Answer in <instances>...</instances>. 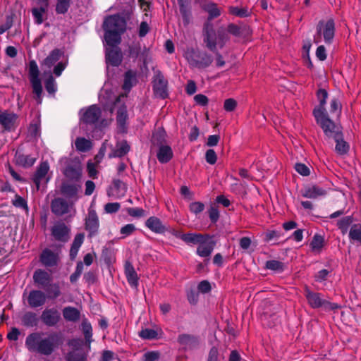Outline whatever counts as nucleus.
<instances>
[{"label":"nucleus","instance_id":"15","mask_svg":"<svg viewBox=\"0 0 361 361\" xmlns=\"http://www.w3.org/2000/svg\"><path fill=\"white\" fill-rule=\"evenodd\" d=\"M99 218L94 209H89L87 216L85 219V228L90 233V235H94L99 228Z\"/></svg>","mask_w":361,"mask_h":361},{"label":"nucleus","instance_id":"14","mask_svg":"<svg viewBox=\"0 0 361 361\" xmlns=\"http://www.w3.org/2000/svg\"><path fill=\"white\" fill-rule=\"evenodd\" d=\"M51 207L53 213L58 216H62L70 212L73 204L68 203L66 200L59 197L51 202Z\"/></svg>","mask_w":361,"mask_h":361},{"label":"nucleus","instance_id":"22","mask_svg":"<svg viewBox=\"0 0 361 361\" xmlns=\"http://www.w3.org/2000/svg\"><path fill=\"white\" fill-rule=\"evenodd\" d=\"M207 235L197 233H188L180 234L179 238L189 245H199Z\"/></svg>","mask_w":361,"mask_h":361},{"label":"nucleus","instance_id":"37","mask_svg":"<svg viewBox=\"0 0 361 361\" xmlns=\"http://www.w3.org/2000/svg\"><path fill=\"white\" fill-rule=\"evenodd\" d=\"M16 161L24 167L32 166L36 161V158L30 155L18 154L16 156Z\"/></svg>","mask_w":361,"mask_h":361},{"label":"nucleus","instance_id":"47","mask_svg":"<svg viewBox=\"0 0 361 361\" xmlns=\"http://www.w3.org/2000/svg\"><path fill=\"white\" fill-rule=\"evenodd\" d=\"M266 268L274 271L281 272L284 269V264L277 260H269L266 262Z\"/></svg>","mask_w":361,"mask_h":361},{"label":"nucleus","instance_id":"54","mask_svg":"<svg viewBox=\"0 0 361 361\" xmlns=\"http://www.w3.org/2000/svg\"><path fill=\"white\" fill-rule=\"evenodd\" d=\"M12 204L16 207L22 208L25 210L28 209L27 204V202L25 201V200L23 197H22L18 195H16L15 196V198L12 200Z\"/></svg>","mask_w":361,"mask_h":361},{"label":"nucleus","instance_id":"24","mask_svg":"<svg viewBox=\"0 0 361 361\" xmlns=\"http://www.w3.org/2000/svg\"><path fill=\"white\" fill-rule=\"evenodd\" d=\"M64 319L67 322H77L80 318V311L71 306L65 307L62 310Z\"/></svg>","mask_w":361,"mask_h":361},{"label":"nucleus","instance_id":"16","mask_svg":"<svg viewBox=\"0 0 361 361\" xmlns=\"http://www.w3.org/2000/svg\"><path fill=\"white\" fill-rule=\"evenodd\" d=\"M33 281L39 287L45 288L50 285L51 277L47 271L37 269L33 274Z\"/></svg>","mask_w":361,"mask_h":361},{"label":"nucleus","instance_id":"2","mask_svg":"<svg viewBox=\"0 0 361 361\" xmlns=\"http://www.w3.org/2000/svg\"><path fill=\"white\" fill-rule=\"evenodd\" d=\"M126 23L119 15L107 17L103 24L104 39L109 47H116L121 42V35L126 30Z\"/></svg>","mask_w":361,"mask_h":361},{"label":"nucleus","instance_id":"6","mask_svg":"<svg viewBox=\"0 0 361 361\" xmlns=\"http://www.w3.org/2000/svg\"><path fill=\"white\" fill-rule=\"evenodd\" d=\"M313 114L326 137L331 138L341 133L340 126L329 118L326 112L322 109H314Z\"/></svg>","mask_w":361,"mask_h":361},{"label":"nucleus","instance_id":"20","mask_svg":"<svg viewBox=\"0 0 361 361\" xmlns=\"http://www.w3.org/2000/svg\"><path fill=\"white\" fill-rule=\"evenodd\" d=\"M122 55L119 50L110 47L106 50V63L114 66H118L121 62Z\"/></svg>","mask_w":361,"mask_h":361},{"label":"nucleus","instance_id":"13","mask_svg":"<svg viewBox=\"0 0 361 361\" xmlns=\"http://www.w3.org/2000/svg\"><path fill=\"white\" fill-rule=\"evenodd\" d=\"M26 299L30 307L37 308L45 304L47 295L42 290H32L29 292Z\"/></svg>","mask_w":361,"mask_h":361},{"label":"nucleus","instance_id":"12","mask_svg":"<svg viewBox=\"0 0 361 361\" xmlns=\"http://www.w3.org/2000/svg\"><path fill=\"white\" fill-rule=\"evenodd\" d=\"M82 114L80 120L87 124H92L98 121L101 116V109L97 105H92L86 109H82Z\"/></svg>","mask_w":361,"mask_h":361},{"label":"nucleus","instance_id":"1","mask_svg":"<svg viewBox=\"0 0 361 361\" xmlns=\"http://www.w3.org/2000/svg\"><path fill=\"white\" fill-rule=\"evenodd\" d=\"M57 339L58 336L55 334L44 336V333L36 331L26 337L25 345L30 353L49 356L58 347Z\"/></svg>","mask_w":361,"mask_h":361},{"label":"nucleus","instance_id":"50","mask_svg":"<svg viewBox=\"0 0 361 361\" xmlns=\"http://www.w3.org/2000/svg\"><path fill=\"white\" fill-rule=\"evenodd\" d=\"M159 98L165 99L168 97L167 80L159 74Z\"/></svg>","mask_w":361,"mask_h":361},{"label":"nucleus","instance_id":"55","mask_svg":"<svg viewBox=\"0 0 361 361\" xmlns=\"http://www.w3.org/2000/svg\"><path fill=\"white\" fill-rule=\"evenodd\" d=\"M68 345L73 349L72 351L80 352V350L83 345V341L80 338H73L68 341Z\"/></svg>","mask_w":361,"mask_h":361},{"label":"nucleus","instance_id":"51","mask_svg":"<svg viewBox=\"0 0 361 361\" xmlns=\"http://www.w3.org/2000/svg\"><path fill=\"white\" fill-rule=\"evenodd\" d=\"M328 97L327 92L324 89H320L317 92V98L319 101V106L316 107L314 109H322L326 112L324 105L326 104V99Z\"/></svg>","mask_w":361,"mask_h":361},{"label":"nucleus","instance_id":"33","mask_svg":"<svg viewBox=\"0 0 361 361\" xmlns=\"http://www.w3.org/2000/svg\"><path fill=\"white\" fill-rule=\"evenodd\" d=\"M75 148L78 151L81 152H86L91 149L92 145L90 140L85 137H77L75 141Z\"/></svg>","mask_w":361,"mask_h":361},{"label":"nucleus","instance_id":"31","mask_svg":"<svg viewBox=\"0 0 361 361\" xmlns=\"http://www.w3.org/2000/svg\"><path fill=\"white\" fill-rule=\"evenodd\" d=\"M137 82L136 73L132 71H128L125 74L124 83L123 88L125 91L129 92L132 87Z\"/></svg>","mask_w":361,"mask_h":361},{"label":"nucleus","instance_id":"63","mask_svg":"<svg viewBox=\"0 0 361 361\" xmlns=\"http://www.w3.org/2000/svg\"><path fill=\"white\" fill-rule=\"evenodd\" d=\"M295 171L302 176H308L310 174L309 168L304 164L298 163L295 166Z\"/></svg>","mask_w":361,"mask_h":361},{"label":"nucleus","instance_id":"29","mask_svg":"<svg viewBox=\"0 0 361 361\" xmlns=\"http://www.w3.org/2000/svg\"><path fill=\"white\" fill-rule=\"evenodd\" d=\"M38 321L37 314L32 312H27L21 317L22 324L27 327L37 326Z\"/></svg>","mask_w":361,"mask_h":361},{"label":"nucleus","instance_id":"57","mask_svg":"<svg viewBox=\"0 0 361 361\" xmlns=\"http://www.w3.org/2000/svg\"><path fill=\"white\" fill-rule=\"evenodd\" d=\"M189 208L191 212L197 214L204 209V204L200 202H194L190 204Z\"/></svg>","mask_w":361,"mask_h":361},{"label":"nucleus","instance_id":"36","mask_svg":"<svg viewBox=\"0 0 361 361\" xmlns=\"http://www.w3.org/2000/svg\"><path fill=\"white\" fill-rule=\"evenodd\" d=\"M82 329L84 334L86 342L88 343V347H90V343L92 341V328L91 324L87 321V319H84L82 322Z\"/></svg>","mask_w":361,"mask_h":361},{"label":"nucleus","instance_id":"60","mask_svg":"<svg viewBox=\"0 0 361 361\" xmlns=\"http://www.w3.org/2000/svg\"><path fill=\"white\" fill-rule=\"evenodd\" d=\"M205 159L207 163L214 164L216 161L217 157L214 149H208L205 154Z\"/></svg>","mask_w":361,"mask_h":361},{"label":"nucleus","instance_id":"11","mask_svg":"<svg viewBox=\"0 0 361 361\" xmlns=\"http://www.w3.org/2000/svg\"><path fill=\"white\" fill-rule=\"evenodd\" d=\"M40 319L45 326L52 327L59 322L61 314L55 308H46L42 311Z\"/></svg>","mask_w":361,"mask_h":361},{"label":"nucleus","instance_id":"7","mask_svg":"<svg viewBox=\"0 0 361 361\" xmlns=\"http://www.w3.org/2000/svg\"><path fill=\"white\" fill-rule=\"evenodd\" d=\"M28 74L33 93L35 94V99L38 104H40L42 102V86L39 78V68L35 60H31L29 62Z\"/></svg>","mask_w":361,"mask_h":361},{"label":"nucleus","instance_id":"43","mask_svg":"<svg viewBox=\"0 0 361 361\" xmlns=\"http://www.w3.org/2000/svg\"><path fill=\"white\" fill-rule=\"evenodd\" d=\"M46 90L49 94H54L57 90L56 82L51 72L48 73V78L44 82Z\"/></svg>","mask_w":361,"mask_h":361},{"label":"nucleus","instance_id":"62","mask_svg":"<svg viewBox=\"0 0 361 361\" xmlns=\"http://www.w3.org/2000/svg\"><path fill=\"white\" fill-rule=\"evenodd\" d=\"M237 106V102L233 99H227L224 102V108L226 111H233Z\"/></svg>","mask_w":361,"mask_h":361},{"label":"nucleus","instance_id":"40","mask_svg":"<svg viewBox=\"0 0 361 361\" xmlns=\"http://www.w3.org/2000/svg\"><path fill=\"white\" fill-rule=\"evenodd\" d=\"M129 149L130 147L127 142H121L117 145L116 149L114 152L112 157H121L126 154L128 152ZM110 157H111V155H110Z\"/></svg>","mask_w":361,"mask_h":361},{"label":"nucleus","instance_id":"53","mask_svg":"<svg viewBox=\"0 0 361 361\" xmlns=\"http://www.w3.org/2000/svg\"><path fill=\"white\" fill-rule=\"evenodd\" d=\"M145 226L152 232L158 233V219L155 216L149 217L145 222Z\"/></svg>","mask_w":361,"mask_h":361},{"label":"nucleus","instance_id":"35","mask_svg":"<svg viewBox=\"0 0 361 361\" xmlns=\"http://www.w3.org/2000/svg\"><path fill=\"white\" fill-rule=\"evenodd\" d=\"M61 55V53L59 49L53 50L44 59L43 64L50 68L60 59Z\"/></svg>","mask_w":361,"mask_h":361},{"label":"nucleus","instance_id":"4","mask_svg":"<svg viewBox=\"0 0 361 361\" xmlns=\"http://www.w3.org/2000/svg\"><path fill=\"white\" fill-rule=\"evenodd\" d=\"M190 66L198 69H204L213 62V57L205 51H201L193 47L187 48L183 54Z\"/></svg>","mask_w":361,"mask_h":361},{"label":"nucleus","instance_id":"8","mask_svg":"<svg viewBox=\"0 0 361 361\" xmlns=\"http://www.w3.org/2000/svg\"><path fill=\"white\" fill-rule=\"evenodd\" d=\"M335 33V25L333 20L330 19L326 22H319L317 27V35L314 37V42L316 44L321 42V37H323L325 43L331 44Z\"/></svg>","mask_w":361,"mask_h":361},{"label":"nucleus","instance_id":"32","mask_svg":"<svg viewBox=\"0 0 361 361\" xmlns=\"http://www.w3.org/2000/svg\"><path fill=\"white\" fill-rule=\"evenodd\" d=\"M173 156V151L169 146H159V162L167 163L172 159Z\"/></svg>","mask_w":361,"mask_h":361},{"label":"nucleus","instance_id":"48","mask_svg":"<svg viewBox=\"0 0 361 361\" xmlns=\"http://www.w3.org/2000/svg\"><path fill=\"white\" fill-rule=\"evenodd\" d=\"M229 12L231 14L240 18L247 17L250 15L248 9L245 7L231 6Z\"/></svg>","mask_w":361,"mask_h":361},{"label":"nucleus","instance_id":"38","mask_svg":"<svg viewBox=\"0 0 361 361\" xmlns=\"http://www.w3.org/2000/svg\"><path fill=\"white\" fill-rule=\"evenodd\" d=\"M353 219L350 216H344L337 222V226L343 234H345L353 224Z\"/></svg>","mask_w":361,"mask_h":361},{"label":"nucleus","instance_id":"25","mask_svg":"<svg viewBox=\"0 0 361 361\" xmlns=\"http://www.w3.org/2000/svg\"><path fill=\"white\" fill-rule=\"evenodd\" d=\"M42 263L46 267H53L57 264V255L49 249L44 250L40 257Z\"/></svg>","mask_w":361,"mask_h":361},{"label":"nucleus","instance_id":"21","mask_svg":"<svg viewBox=\"0 0 361 361\" xmlns=\"http://www.w3.org/2000/svg\"><path fill=\"white\" fill-rule=\"evenodd\" d=\"M69 230L68 227L63 223L55 224L51 228L53 236L60 241H66L68 237Z\"/></svg>","mask_w":361,"mask_h":361},{"label":"nucleus","instance_id":"3","mask_svg":"<svg viewBox=\"0 0 361 361\" xmlns=\"http://www.w3.org/2000/svg\"><path fill=\"white\" fill-rule=\"evenodd\" d=\"M228 40V33L224 28L214 30L209 25L204 27L203 41L211 51L215 53L218 49L223 48Z\"/></svg>","mask_w":361,"mask_h":361},{"label":"nucleus","instance_id":"39","mask_svg":"<svg viewBox=\"0 0 361 361\" xmlns=\"http://www.w3.org/2000/svg\"><path fill=\"white\" fill-rule=\"evenodd\" d=\"M128 118L127 109L125 106H121L117 111V123L120 128L122 130L125 128V125Z\"/></svg>","mask_w":361,"mask_h":361},{"label":"nucleus","instance_id":"10","mask_svg":"<svg viewBox=\"0 0 361 361\" xmlns=\"http://www.w3.org/2000/svg\"><path fill=\"white\" fill-rule=\"evenodd\" d=\"M18 116L13 112L0 110V126L4 130L11 131L17 127Z\"/></svg>","mask_w":361,"mask_h":361},{"label":"nucleus","instance_id":"19","mask_svg":"<svg viewBox=\"0 0 361 361\" xmlns=\"http://www.w3.org/2000/svg\"><path fill=\"white\" fill-rule=\"evenodd\" d=\"M178 342L180 346L184 350L194 349L199 344L197 338L188 334H182L179 336Z\"/></svg>","mask_w":361,"mask_h":361},{"label":"nucleus","instance_id":"61","mask_svg":"<svg viewBox=\"0 0 361 361\" xmlns=\"http://www.w3.org/2000/svg\"><path fill=\"white\" fill-rule=\"evenodd\" d=\"M49 286H50L49 293H50V297L51 298L54 299L61 295V290H60V287H59V284H57V283L51 284L50 283Z\"/></svg>","mask_w":361,"mask_h":361},{"label":"nucleus","instance_id":"41","mask_svg":"<svg viewBox=\"0 0 361 361\" xmlns=\"http://www.w3.org/2000/svg\"><path fill=\"white\" fill-rule=\"evenodd\" d=\"M204 9L209 13V18H216L221 14V11L216 4L212 2L205 4Z\"/></svg>","mask_w":361,"mask_h":361},{"label":"nucleus","instance_id":"42","mask_svg":"<svg viewBox=\"0 0 361 361\" xmlns=\"http://www.w3.org/2000/svg\"><path fill=\"white\" fill-rule=\"evenodd\" d=\"M46 7L42 6L32 8V13L34 17L35 23H37V25H40L43 23V16L46 13Z\"/></svg>","mask_w":361,"mask_h":361},{"label":"nucleus","instance_id":"49","mask_svg":"<svg viewBox=\"0 0 361 361\" xmlns=\"http://www.w3.org/2000/svg\"><path fill=\"white\" fill-rule=\"evenodd\" d=\"M311 247L314 252H319L324 245V238L319 235H315L311 242Z\"/></svg>","mask_w":361,"mask_h":361},{"label":"nucleus","instance_id":"56","mask_svg":"<svg viewBox=\"0 0 361 361\" xmlns=\"http://www.w3.org/2000/svg\"><path fill=\"white\" fill-rule=\"evenodd\" d=\"M128 214L135 218H140L145 216V210L139 207H131L127 209Z\"/></svg>","mask_w":361,"mask_h":361},{"label":"nucleus","instance_id":"9","mask_svg":"<svg viewBox=\"0 0 361 361\" xmlns=\"http://www.w3.org/2000/svg\"><path fill=\"white\" fill-rule=\"evenodd\" d=\"M214 247L215 242L207 235L197 246L196 254L201 257L205 258L204 262L205 264H207Z\"/></svg>","mask_w":361,"mask_h":361},{"label":"nucleus","instance_id":"64","mask_svg":"<svg viewBox=\"0 0 361 361\" xmlns=\"http://www.w3.org/2000/svg\"><path fill=\"white\" fill-rule=\"evenodd\" d=\"M158 353L155 351L147 352L143 355V361H157Z\"/></svg>","mask_w":361,"mask_h":361},{"label":"nucleus","instance_id":"34","mask_svg":"<svg viewBox=\"0 0 361 361\" xmlns=\"http://www.w3.org/2000/svg\"><path fill=\"white\" fill-rule=\"evenodd\" d=\"M349 238L353 243H361V224H353L349 231Z\"/></svg>","mask_w":361,"mask_h":361},{"label":"nucleus","instance_id":"59","mask_svg":"<svg viewBox=\"0 0 361 361\" xmlns=\"http://www.w3.org/2000/svg\"><path fill=\"white\" fill-rule=\"evenodd\" d=\"M121 207L118 202L107 203L104 207V210L107 214H113L117 212Z\"/></svg>","mask_w":361,"mask_h":361},{"label":"nucleus","instance_id":"23","mask_svg":"<svg viewBox=\"0 0 361 361\" xmlns=\"http://www.w3.org/2000/svg\"><path fill=\"white\" fill-rule=\"evenodd\" d=\"M326 194V191L317 185H311L305 188L302 192V195L304 197L310 199H315Z\"/></svg>","mask_w":361,"mask_h":361},{"label":"nucleus","instance_id":"46","mask_svg":"<svg viewBox=\"0 0 361 361\" xmlns=\"http://www.w3.org/2000/svg\"><path fill=\"white\" fill-rule=\"evenodd\" d=\"M341 111V104L338 99L333 98L331 100L329 112L333 116H339Z\"/></svg>","mask_w":361,"mask_h":361},{"label":"nucleus","instance_id":"5","mask_svg":"<svg viewBox=\"0 0 361 361\" xmlns=\"http://www.w3.org/2000/svg\"><path fill=\"white\" fill-rule=\"evenodd\" d=\"M304 295L308 305L313 309L323 308L325 310H331L338 307L336 303L326 300L322 293L312 291L307 286L304 287Z\"/></svg>","mask_w":361,"mask_h":361},{"label":"nucleus","instance_id":"26","mask_svg":"<svg viewBox=\"0 0 361 361\" xmlns=\"http://www.w3.org/2000/svg\"><path fill=\"white\" fill-rule=\"evenodd\" d=\"M125 274L126 276L128 283L134 288H136L138 283L137 274L130 262L125 264Z\"/></svg>","mask_w":361,"mask_h":361},{"label":"nucleus","instance_id":"28","mask_svg":"<svg viewBox=\"0 0 361 361\" xmlns=\"http://www.w3.org/2000/svg\"><path fill=\"white\" fill-rule=\"evenodd\" d=\"M84 238L85 235L82 233H78L75 236L70 250V257L71 259H74L76 257L78 250L83 243Z\"/></svg>","mask_w":361,"mask_h":361},{"label":"nucleus","instance_id":"27","mask_svg":"<svg viewBox=\"0 0 361 361\" xmlns=\"http://www.w3.org/2000/svg\"><path fill=\"white\" fill-rule=\"evenodd\" d=\"M332 138L336 142L335 150L337 154L343 155L348 152L349 145L345 141L343 140L342 133H338Z\"/></svg>","mask_w":361,"mask_h":361},{"label":"nucleus","instance_id":"18","mask_svg":"<svg viewBox=\"0 0 361 361\" xmlns=\"http://www.w3.org/2000/svg\"><path fill=\"white\" fill-rule=\"evenodd\" d=\"M49 169V166L47 161L42 162L37 168L32 178L37 190L39 188L40 184L45 180Z\"/></svg>","mask_w":361,"mask_h":361},{"label":"nucleus","instance_id":"17","mask_svg":"<svg viewBox=\"0 0 361 361\" xmlns=\"http://www.w3.org/2000/svg\"><path fill=\"white\" fill-rule=\"evenodd\" d=\"M82 174V167L78 161H73L69 164L64 170V175L66 178L78 180L80 178Z\"/></svg>","mask_w":361,"mask_h":361},{"label":"nucleus","instance_id":"44","mask_svg":"<svg viewBox=\"0 0 361 361\" xmlns=\"http://www.w3.org/2000/svg\"><path fill=\"white\" fill-rule=\"evenodd\" d=\"M72 0H57L56 12L58 14H65L70 8Z\"/></svg>","mask_w":361,"mask_h":361},{"label":"nucleus","instance_id":"30","mask_svg":"<svg viewBox=\"0 0 361 361\" xmlns=\"http://www.w3.org/2000/svg\"><path fill=\"white\" fill-rule=\"evenodd\" d=\"M80 188L81 186L78 184L64 183L61 188V191L69 197H75Z\"/></svg>","mask_w":361,"mask_h":361},{"label":"nucleus","instance_id":"58","mask_svg":"<svg viewBox=\"0 0 361 361\" xmlns=\"http://www.w3.org/2000/svg\"><path fill=\"white\" fill-rule=\"evenodd\" d=\"M135 231V226L132 224H126L121 228V234L123 235V238H126L131 235Z\"/></svg>","mask_w":361,"mask_h":361},{"label":"nucleus","instance_id":"45","mask_svg":"<svg viewBox=\"0 0 361 361\" xmlns=\"http://www.w3.org/2000/svg\"><path fill=\"white\" fill-rule=\"evenodd\" d=\"M66 361H87V354L82 352L70 351L66 355Z\"/></svg>","mask_w":361,"mask_h":361},{"label":"nucleus","instance_id":"52","mask_svg":"<svg viewBox=\"0 0 361 361\" xmlns=\"http://www.w3.org/2000/svg\"><path fill=\"white\" fill-rule=\"evenodd\" d=\"M138 335L140 338L145 340H151L154 339L157 336V332L152 329H142L139 333Z\"/></svg>","mask_w":361,"mask_h":361}]
</instances>
